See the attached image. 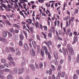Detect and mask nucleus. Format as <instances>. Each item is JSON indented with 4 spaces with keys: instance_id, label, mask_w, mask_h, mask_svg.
<instances>
[{
    "instance_id": "58",
    "label": "nucleus",
    "mask_w": 79,
    "mask_h": 79,
    "mask_svg": "<svg viewBox=\"0 0 79 79\" xmlns=\"http://www.w3.org/2000/svg\"><path fill=\"white\" fill-rule=\"evenodd\" d=\"M61 44H58L57 45V48H60V47H61Z\"/></svg>"
},
{
    "instance_id": "18",
    "label": "nucleus",
    "mask_w": 79,
    "mask_h": 79,
    "mask_svg": "<svg viewBox=\"0 0 79 79\" xmlns=\"http://www.w3.org/2000/svg\"><path fill=\"white\" fill-rule=\"evenodd\" d=\"M41 54L42 56V57H44V54L45 53L44 52V50H40Z\"/></svg>"
},
{
    "instance_id": "3",
    "label": "nucleus",
    "mask_w": 79,
    "mask_h": 79,
    "mask_svg": "<svg viewBox=\"0 0 79 79\" xmlns=\"http://www.w3.org/2000/svg\"><path fill=\"white\" fill-rule=\"evenodd\" d=\"M32 44L33 45V46L34 49L35 50L36 49V47H37V44H36L35 41H32Z\"/></svg>"
},
{
    "instance_id": "50",
    "label": "nucleus",
    "mask_w": 79,
    "mask_h": 79,
    "mask_svg": "<svg viewBox=\"0 0 79 79\" xmlns=\"http://www.w3.org/2000/svg\"><path fill=\"white\" fill-rule=\"evenodd\" d=\"M44 51L45 52V53H46V55H47L50 53V52H48V49H46V50H44Z\"/></svg>"
},
{
    "instance_id": "30",
    "label": "nucleus",
    "mask_w": 79,
    "mask_h": 79,
    "mask_svg": "<svg viewBox=\"0 0 79 79\" xmlns=\"http://www.w3.org/2000/svg\"><path fill=\"white\" fill-rule=\"evenodd\" d=\"M69 18H70V17L67 16L64 17V21H67V20H68Z\"/></svg>"
},
{
    "instance_id": "38",
    "label": "nucleus",
    "mask_w": 79,
    "mask_h": 79,
    "mask_svg": "<svg viewBox=\"0 0 79 79\" xmlns=\"http://www.w3.org/2000/svg\"><path fill=\"white\" fill-rule=\"evenodd\" d=\"M41 34L43 35L44 38L47 39V35H46V34L43 32H41Z\"/></svg>"
},
{
    "instance_id": "40",
    "label": "nucleus",
    "mask_w": 79,
    "mask_h": 79,
    "mask_svg": "<svg viewBox=\"0 0 79 79\" xmlns=\"http://www.w3.org/2000/svg\"><path fill=\"white\" fill-rule=\"evenodd\" d=\"M52 33L50 32L48 34V36L50 37V38H52Z\"/></svg>"
},
{
    "instance_id": "60",
    "label": "nucleus",
    "mask_w": 79,
    "mask_h": 79,
    "mask_svg": "<svg viewBox=\"0 0 79 79\" xmlns=\"http://www.w3.org/2000/svg\"><path fill=\"white\" fill-rule=\"evenodd\" d=\"M4 66H6V67H7V68H9V65H8V64H4Z\"/></svg>"
},
{
    "instance_id": "49",
    "label": "nucleus",
    "mask_w": 79,
    "mask_h": 79,
    "mask_svg": "<svg viewBox=\"0 0 79 79\" xmlns=\"http://www.w3.org/2000/svg\"><path fill=\"white\" fill-rule=\"evenodd\" d=\"M6 50L7 52H10V50H9V49L8 48V47H6Z\"/></svg>"
},
{
    "instance_id": "26",
    "label": "nucleus",
    "mask_w": 79,
    "mask_h": 79,
    "mask_svg": "<svg viewBox=\"0 0 79 79\" xmlns=\"http://www.w3.org/2000/svg\"><path fill=\"white\" fill-rule=\"evenodd\" d=\"M23 69H19V73L18 74H22L23 73Z\"/></svg>"
},
{
    "instance_id": "24",
    "label": "nucleus",
    "mask_w": 79,
    "mask_h": 79,
    "mask_svg": "<svg viewBox=\"0 0 79 79\" xmlns=\"http://www.w3.org/2000/svg\"><path fill=\"white\" fill-rule=\"evenodd\" d=\"M39 67L40 69H41V68H43V63L42 62H40Z\"/></svg>"
},
{
    "instance_id": "64",
    "label": "nucleus",
    "mask_w": 79,
    "mask_h": 79,
    "mask_svg": "<svg viewBox=\"0 0 79 79\" xmlns=\"http://www.w3.org/2000/svg\"><path fill=\"white\" fill-rule=\"evenodd\" d=\"M52 79H56V77H55L54 75H53L52 76Z\"/></svg>"
},
{
    "instance_id": "1",
    "label": "nucleus",
    "mask_w": 79,
    "mask_h": 79,
    "mask_svg": "<svg viewBox=\"0 0 79 79\" xmlns=\"http://www.w3.org/2000/svg\"><path fill=\"white\" fill-rule=\"evenodd\" d=\"M75 35L74 37V40H73V44H75L76 43V42L77 41V32L74 31V33Z\"/></svg>"
},
{
    "instance_id": "54",
    "label": "nucleus",
    "mask_w": 79,
    "mask_h": 79,
    "mask_svg": "<svg viewBox=\"0 0 79 79\" xmlns=\"http://www.w3.org/2000/svg\"><path fill=\"white\" fill-rule=\"evenodd\" d=\"M76 73L77 75H79V69H77L76 70Z\"/></svg>"
},
{
    "instance_id": "14",
    "label": "nucleus",
    "mask_w": 79,
    "mask_h": 79,
    "mask_svg": "<svg viewBox=\"0 0 79 79\" xmlns=\"http://www.w3.org/2000/svg\"><path fill=\"white\" fill-rule=\"evenodd\" d=\"M24 48H25V50H29V48L28 47V46L27 45V44L26 43L24 44Z\"/></svg>"
},
{
    "instance_id": "36",
    "label": "nucleus",
    "mask_w": 79,
    "mask_h": 79,
    "mask_svg": "<svg viewBox=\"0 0 79 79\" xmlns=\"http://www.w3.org/2000/svg\"><path fill=\"white\" fill-rule=\"evenodd\" d=\"M3 41L4 44H8V40H7L5 38H4V39Z\"/></svg>"
},
{
    "instance_id": "32",
    "label": "nucleus",
    "mask_w": 79,
    "mask_h": 79,
    "mask_svg": "<svg viewBox=\"0 0 79 79\" xmlns=\"http://www.w3.org/2000/svg\"><path fill=\"white\" fill-rule=\"evenodd\" d=\"M22 33L25 34L26 38H27V32L25 31H22Z\"/></svg>"
},
{
    "instance_id": "62",
    "label": "nucleus",
    "mask_w": 79,
    "mask_h": 79,
    "mask_svg": "<svg viewBox=\"0 0 79 79\" xmlns=\"http://www.w3.org/2000/svg\"><path fill=\"white\" fill-rule=\"evenodd\" d=\"M59 35H61V30H59Z\"/></svg>"
},
{
    "instance_id": "4",
    "label": "nucleus",
    "mask_w": 79,
    "mask_h": 79,
    "mask_svg": "<svg viewBox=\"0 0 79 79\" xmlns=\"http://www.w3.org/2000/svg\"><path fill=\"white\" fill-rule=\"evenodd\" d=\"M30 53H31V55L32 56H35V51L33 48H32L30 49Z\"/></svg>"
},
{
    "instance_id": "42",
    "label": "nucleus",
    "mask_w": 79,
    "mask_h": 79,
    "mask_svg": "<svg viewBox=\"0 0 79 79\" xmlns=\"http://www.w3.org/2000/svg\"><path fill=\"white\" fill-rule=\"evenodd\" d=\"M3 70L5 72H9V71H10V69H6Z\"/></svg>"
},
{
    "instance_id": "56",
    "label": "nucleus",
    "mask_w": 79,
    "mask_h": 79,
    "mask_svg": "<svg viewBox=\"0 0 79 79\" xmlns=\"http://www.w3.org/2000/svg\"><path fill=\"white\" fill-rule=\"evenodd\" d=\"M56 79H60V75H58L56 77Z\"/></svg>"
},
{
    "instance_id": "9",
    "label": "nucleus",
    "mask_w": 79,
    "mask_h": 79,
    "mask_svg": "<svg viewBox=\"0 0 79 79\" xmlns=\"http://www.w3.org/2000/svg\"><path fill=\"white\" fill-rule=\"evenodd\" d=\"M29 67L31 68V69H32V70H35V65L34 64H29Z\"/></svg>"
},
{
    "instance_id": "13",
    "label": "nucleus",
    "mask_w": 79,
    "mask_h": 79,
    "mask_svg": "<svg viewBox=\"0 0 79 79\" xmlns=\"http://www.w3.org/2000/svg\"><path fill=\"white\" fill-rule=\"evenodd\" d=\"M65 72H62L60 74V77H64L65 76Z\"/></svg>"
},
{
    "instance_id": "16",
    "label": "nucleus",
    "mask_w": 79,
    "mask_h": 79,
    "mask_svg": "<svg viewBox=\"0 0 79 79\" xmlns=\"http://www.w3.org/2000/svg\"><path fill=\"white\" fill-rule=\"evenodd\" d=\"M19 38L20 40H23L24 39V36H23V34H19Z\"/></svg>"
},
{
    "instance_id": "44",
    "label": "nucleus",
    "mask_w": 79,
    "mask_h": 79,
    "mask_svg": "<svg viewBox=\"0 0 79 79\" xmlns=\"http://www.w3.org/2000/svg\"><path fill=\"white\" fill-rule=\"evenodd\" d=\"M0 5H2L1 6H3L5 8H6V5L3 3H0Z\"/></svg>"
},
{
    "instance_id": "31",
    "label": "nucleus",
    "mask_w": 79,
    "mask_h": 79,
    "mask_svg": "<svg viewBox=\"0 0 79 79\" xmlns=\"http://www.w3.org/2000/svg\"><path fill=\"white\" fill-rule=\"evenodd\" d=\"M54 63L55 64V65L56 66H58V62L57 61V60L56 59H55L54 60Z\"/></svg>"
},
{
    "instance_id": "53",
    "label": "nucleus",
    "mask_w": 79,
    "mask_h": 79,
    "mask_svg": "<svg viewBox=\"0 0 79 79\" xmlns=\"http://www.w3.org/2000/svg\"><path fill=\"white\" fill-rule=\"evenodd\" d=\"M5 38L3 37H0V41H3Z\"/></svg>"
},
{
    "instance_id": "29",
    "label": "nucleus",
    "mask_w": 79,
    "mask_h": 79,
    "mask_svg": "<svg viewBox=\"0 0 79 79\" xmlns=\"http://www.w3.org/2000/svg\"><path fill=\"white\" fill-rule=\"evenodd\" d=\"M19 46H23V41L21 40H20L19 42Z\"/></svg>"
},
{
    "instance_id": "63",
    "label": "nucleus",
    "mask_w": 79,
    "mask_h": 79,
    "mask_svg": "<svg viewBox=\"0 0 79 79\" xmlns=\"http://www.w3.org/2000/svg\"><path fill=\"white\" fill-rule=\"evenodd\" d=\"M69 78H68V76L66 75H65V79H68Z\"/></svg>"
},
{
    "instance_id": "51",
    "label": "nucleus",
    "mask_w": 79,
    "mask_h": 79,
    "mask_svg": "<svg viewBox=\"0 0 79 79\" xmlns=\"http://www.w3.org/2000/svg\"><path fill=\"white\" fill-rule=\"evenodd\" d=\"M64 62V60L63 59H61L60 61V64H62V63H63V62Z\"/></svg>"
},
{
    "instance_id": "6",
    "label": "nucleus",
    "mask_w": 79,
    "mask_h": 79,
    "mask_svg": "<svg viewBox=\"0 0 79 79\" xmlns=\"http://www.w3.org/2000/svg\"><path fill=\"white\" fill-rule=\"evenodd\" d=\"M54 37L55 39H57V40H60V41L63 40L62 38H60L59 35L55 36Z\"/></svg>"
},
{
    "instance_id": "10",
    "label": "nucleus",
    "mask_w": 79,
    "mask_h": 79,
    "mask_svg": "<svg viewBox=\"0 0 79 79\" xmlns=\"http://www.w3.org/2000/svg\"><path fill=\"white\" fill-rule=\"evenodd\" d=\"M2 35L4 37H6L8 35V33H7V31H3Z\"/></svg>"
},
{
    "instance_id": "2",
    "label": "nucleus",
    "mask_w": 79,
    "mask_h": 79,
    "mask_svg": "<svg viewBox=\"0 0 79 79\" xmlns=\"http://www.w3.org/2000/svg\"><path fill=\"white\" fill-rule=\"evenodd\" d=\"M53 55L55 58L56 60H58V52L56 51H55L54 52Z\"/></svg>"
},
{
    "instance_id": "21",
    "label": "nucleus",
    "mask_w": 79,
    "mask_h": 79,
    "mask_svg": "<svg viewBox=\"0 0 79 79\" xmlns=\"http://www.w3.org/2000/svg\"><path fill=\"white\" fill-rule=\"evenodd\" d=\"M16 55H21V52L19 50L17 49L16 50Z\"/></svg>"
},
{
    "instance_id": "34",
    "label": "nucleus",
    "mask_w": 79,
    "mask_h": 79,
    "mask_svg": "<svg viewBox=\"0 0 79 79\" xmlns=\"http://www.w3.org/2000/svg\"><path fill=\"white\" fill-rule=\"evenodd\" d=\"M1 63H6V60L5 59H2L1 60Z\"/></svg>"
},
{
    "instance_id": "59",
    "label": "nucleus",
    "mask_w": 79,
    "mask_h": 79,
    "mask_svg": "<svg viewBox=\"0 0 79 79\" xmlns=\"http://www.w3.org/2000/svg\"><path fill=\"white\" fill-rule=\"evenodd\" d=\"M35 26H39V22H37L35 24Z\"/></svg>"
},
{
    "instance_id": "61",
    "label": "nucleus",
    "mask_w": 79,
    "mask_h": 79,
    "mask_svg": "<svg viewBox=\"0 0 79 79\" xmlns=\"http://www.w3.org/2000/svg\"><path fill=\"white\" fill-rule=\"evenodd\" d=\"M40 29L42 30V29H43V26H42V24H40Z\"/></svg>"
},
{
    "instance_id": "35",
    "label": "nucleus",
    "mask_w": 79,
    "mask_h": 79,
    "mask_svg": "<svg viewBox=\"0 0 79 79\" xmlns=\"http://www.w3.org/2000/svg\"><path fill=\"white\" fill-rule=\"evenodd\" d=\"M7 59L9 61H11V60H13V58L12 57L8 56L7 57Z\"/></svg>"
},
{
    "instance_id": "11",
    "label": "nucleus",
    "mask_w": 79,
    "mask_h": 79,
    "mask_svg": "<svg viewBox=\"0 0 79 79\" xmlns=\"http://www.w3.org/2000/svg\"><path fill=\"white\" fill-rule=\"evenodd\" d=\"M35 65L36 69H39V62L38 61H36L35 63Z\"/></svg>"
},
{
    "instance_id": "17",
    "label": "nucleus",
    "mask_w": 79,
    "mask_h": 79,
    "mask_svg": "<svg viewBox=\"0 0 79 79\" xmlns=\"http://www.w3.org/2000/svg\"><path fill=\"white\" fill-rule=\"evenodd\" d=\"M62 50L64 56H65L66 55V50H65V49L64 47H62Z\"/></svg>"
},
{
    "instance_id": "33",
    "label": "nucleus",
    "mask_w": 79,
    "mask_h": 79,
    "mask_svg": "<svg viewBox=\"0 0 79 79\" xmlns=\"http://www.w3.org/2000/svg\"><path fill=\"white\" fill-rule=\"evenodd\" d=\"M51 67L53 71H55V67L53 65H51Z\"/></svg>"
},
{
    "instance_id": "25",
    "label": "nucleus",
    "mask_w": 79,
    "mask_h": 79,
    "mask_svg": "<svg viewBox=\"0 0 79 79\" xmlns=\"http://www.w3.org/2000/svg\"><path fill=\"white\" fill-rule=\"evenodd\" d=\"M7 33L8 34L9 37H13V35L10 32L7 31Z\"/></svg>"
},
{
    "instance_id": "19",
    "label": "nucleus",
    "mask_w": 79,
    "mask_h": 79,
    "mask_svg": "<svg viewBox=\"0 0 79 79\" xmlns=\"http://www.w3.org/2000/svg\"><path fill=\"white\" fill-rule=\"evenodd\" d=\"M7 78L8 79H12L13 77L10 74H9L7 77Z\"/></svg>"
},
{
    "instance_id": "7",
    "label": "nucleus",
    "mask_w": 79,
    "mask_h": 79,
    "mask_svg": "<svg viewBox=\"0 0 79 79\" xmlns=\"http://www.w3.org/2000/svg\"><path fill=\"white\" fill-rule=\"evenodd\" d=\"M26 21L27 23L29 24H30V25L31 24H32V20L31 19H28L27 20H26Z\"/></svg>"
},
{
    "instance_id": "52",
    "label": "nucleus",
    "mask_w": 79,
    "mask_h": 79,
    "mask_svg": "<svg viewBox=\"0 0 79 79\" xmlns=\"http://www.w3.org/2000/svg\"><path fill=\"white\" fill-rule=\"evenodd\" d=\"M78 11H79V10H78L77 9H76L75 10V14H77V13H78Z\"/></svg>"
},
{
    "instance_id": "23",
    "label": "nucleus",
    "mask_w": 79,
    "mask_h": 79,
    "mask_svg": "<svg viewBox=\"0 0 79 79\" xmlns=\"http://www.w3.org/2000/svg\"><path fill=\"white\" fill-rule=\"evenodd\" d=\"M46 55H48V58L49 60H51V59H52V56H51V54H50V52Z\"/></svg>"
},
{
    "instance_id": "39",
    "label": "nucleus",
    "mask_w": 79,
    "mask_h": 79,
    "mask_svg": "<svg viewBox=\"0 0 79 79\" xmlns=\"http://www.w3.org/2000/svg\"><path fill=\"white\" fill-rule=\"evenodd\" d=\"M64 45H66V44H67V41H66V38L64 39Z\"/></svg>"
},
{
    "instance_id": "46",
    "label": "nucleus",
    "mask_w": 79,
    "mask_h": 79,
    "mask_svg": "<svg viewBox=\"0 0 79 79\" xmlns=\"http://www.w3.org/2000/svg\"><path fill=\"white\" fill-rule=\"evenodd\" d=\"M49 72V74L50 75H51V74H52V69H50Z\"/></svg>"
},
{
    "instance_id": "57",
    "label": "nucleus",
    "mask_w": 79,
    "mask_h": 79,
    "mask_svg": "<svg viewBox=\"0 0 79 79\" xmlns=\"http://www.w3.org/2000/svg\"><path fill=\"white\" fill-rule=\"evenodd\" d=\"M12 64V65H13V66H15V62L14 61H11L10 62Z\"/></svg>"
},
{
    "instance_id": "43",
    "label": "nucleus",
    "mask_w": 79,
    "mask_h": 79,
    "mask_svg": "<svg viewBox=\"0 0 79 79\" xmlns=\"http://www.w3.org/2000/svg\"><path fill=\"white\" fill-rule=\"evenodd\" d=\"M5 67L3 65H0V69H3V68H5Z\"/></svg>"
},
{
    "instance_id": "55",
    "label": "nucleus",
    "mask_w": 79,
    "mask_h": 79,
    "mask_svg": "<svg viewBox=\"0 0 79 79\" xmlns=\"http://www.w3.org/2000/svg\"><path fill=\"white\" fill-rule=\"evenodd\" d=\"M67 48L69 50L71 48H70V44H67Z\"/></svg>"
},
{
    "instance_id": "47",
    "label": "nucleus",
    "mask_w": 79,
    "mask_h": 79,
    "mask_svg": "<svg viewBox=\"0 0 79 79\" xmlns=\"http://www.w3.org/2000/svg\"><path fill=\"white\" fill-rule=\"evenodd\" d=\"M25 65V63H24V61H22V63H21V65L22 66H24Z\"/></svg>"
},
{
    "instance_id": "48",
    "label": "nucleus",
    "mask_w": 79,
    "mask_h": 79,
    "mask_svg": "<svg viewBox=\"0 0 79 79\" xmlns=\"http://www.w3.org/2000/svg\"><path fill=\"white\" fill-rule=\"evenodd\" d=\"M48 43L50 45H52V41L50 40H48Z\"/></svg>"
},
{
    "instance_id": "22",
    "label": "nucleus",
    "mask_w": 79,
    "mask_h": 79,
    "mask_svg": "<svg viewBox=\"0 0 79 79\" xmlns=\"http://www.w3.org/2000/svg\"><path fill=\"white\" fill-rule=\"evenodd\" d=\"M19 13H20V14L22 16H23V17L24 19H25V18H26V15L25 16H24V14L23 13V12H22V11H19Z\"/></svg>"
},
{
    "instance_id": "45",
    "label": "nucleus",
    "mask_w": 79,
    "mask_h": 79,
    "mask_svg": "<svg viewBox=\"0 0 79 79\" xmlns=\"http://www.w3.org/2000/svg\"><path fill=\"white\" fill-rule=\"evenodd\" d=\"M2 17L3 18V19H7L6 18V16L5 15H2Z\"/></svg>"
},
{
    "instance_id": "37",
    "label": "nucleus",
    "mask_w": 79,
    "mask_h": 79,
    "mask_svg": "<svg viewBox=\"0 0 79 79\" xmlns=\"http://www.w3.org/2000/svg\"><path fill=\"white\" fill-rule=\"evenodd\" d=\"M36 38L38 40H40V36L39 35L36 34Z\"/></svg>"
},
{
    "instance_id": "28",
    "label": "nucleus",
    "mask_w": 79,
    "mask_h": 79,
    "mask_svg": "<svg viewBox=\"0 0 79 79\" xmlns=\"http://www.w3.org/2000/svg\"><path fill=\"white\" fill-rule=\"evenodd\" d=\"M61 68H62L61 66L60 65H59L57 69V71H60L61 69Z\"/></svg>"
},
{
    "instance_id": "20",
    "label": "nucleus",
    "mask_w": 79,
    "mask_h": 79,
    "mask_svg": "<svg viewBox=\"0 0 79 79\" xmlns=\"http://www.w3.org/2000/svg\"><path fill=\"white\" fill-rule=\"evenodd\" d=\"M13 27H17L18 28H20V26H19V25L17 24L13 23Z\"/></svg>"
},
{
    "instance_id": "5",
    "label": "nucleus",
    "mask_w": 79,
    "mask_h": 79,
    "mask_svg": "<svg viewBox=\"0 0 79 79\" xmlns=\"http://www.w3.org/2000/svg\"><path fill=\"white\" fill-rule=\"evenodd\" d=\"M69 53L71 55H73L74 54V51L73 50V48H70V49H69Z\"/></svg>"
},
{
    "instance_id": "41",
    "label": "nucleus",
    "mask_w": 79,
    "mask_h": 79,
    "mask_svg": "<svg viewBox=\"0 0 79 79\" xmlns=\"http://www.w3.org/2000/svg\"><path fill=\"white\" fill-rule=\"evenodd\" d=\"M43 27L44 31H47V29H48V28H47V26H43Z\"/></svg>"
},
{
    "instance_id": "8",
    "label": "nucleus",
    "mask_w": 79,
    "mask_h": 79,
    "mask_svg": "<svg viewBox=\"0 0 79 79\" xmlns=\"http://www.w3.org/2000/svg\"><path fill=\"white\" fill-rule=\"evenodd\" d=\"M13 72L15 74H17L18 72V69L17 67H15L13 69Z\"/></svg>"
},
{
    "instance_id": "12",
    "label": "nucleus",
    "mask_w": 79,
    "mask_h": 79,
    "mask_svg": "<svg viewBox=\"0 0 79 79\" xmlns=\"http://www.w3.org/2000/svg\"><path fill=\"white\" fill-rule=\"evenodd\" d=\"M5 21L6 23L9 26H11L12 25V24L10 23V22L9 21V20H5Z\"/></svg>"
},
{
    "instance_id": "15",
    "label": "nucleus",
    "mask_w": 79,
    "mask_h": 79,
    "mask_svg": "<svg viewBox=\"0 0 79 79\" xmlns=\"http://www.w3.org/2000/svg\"><path fill=\"white\" fill-rule=\"evenodd\" d=\"M8 31H9V32H10L12 33H13V34H14L15 32L14 31V29L13 28H9V29H8Z\"/></svg>"
},
{
    "instance_id": "27",
    "label": "nucleus",
    "mask_w": 79,
    "mask_h": 79,
    "mask_svg": "<svg viewBox=\"0 0 79 79\" xmlns=\"http://www.w3.org/2000/svg\"><path fill=\"white\" fill-rule=\"evenodd\" d=\"M73 79H78V76L76 75V74H74L73 77Z\"/></svg>"
}]
</instances>
